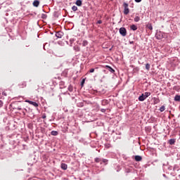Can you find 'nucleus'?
<instances>
[{
	"mask_svg": "<svg viewBox=\"0 0 180 180\" xmlns=\"http://www.w3.org/2000/svg\"><path fill=\"white\" fill-rule=\"evenodd\" d=\"M26 102L30 103V105H32L35 108H37L39 106V104L37 103L34 102V101H26Z\"/></svg>",
	"mask_w": 180,
	"mask_h": 180,
	"instance_id": "423d86ee",
	"label": "nucleus"
},
{
	"mask_svg": "<svg viewBox=\"0 0 180 180\" xmlns=\"http://www.w3.org/2000/svg\"><path fill=\"white\" fill-rule=\"evenodd\" d=\"M147 27L149 29V30H153V25L151 24L148 25Z\"/></svg>",
	"mask_w": 180,
	"mask_h": 180,
	"instance_id": "c85d7f7f",
	"label": "nucleus"
},
{
	"mask_svg": "<svg viewBox=\"0 0 180 180\" xmlns=\"http://www.w3.org/2000/svg\"><path fill=\"white\" fill-rule=\"evenodd\" d=\"M51 136H58V131H52L51 132Z\"/></svg>",
	"mask_w": 180,
	"mask_h": 180,
	"instance_id": "a211bd4d",
	"label": "nucleus"
},
{
	"mask_svg": "<svg viewBox=\"0 0 180 180\" xmlns=\"http://www.w3.org/2000/svg\"><path fill=\"white\" fill-rule=\"evenodd\" d=\"M153 103L154 105H157L158 103H160V98L154 97Z\"/></svg>",
	"mask_w": 180,
	"mask_h": 180,
	"instance_id": "9b49d317",
	"label": "nucleus"
},
{
	"mask_svg": "<svg viewBox=\"0 0 180 180\" xmlns=\"http://www.w3.org/2000/svg\"><path fill=\"white\" fill-rule=\"evenodd\" d=\"M20 88H25L26 86V82H23L22 84H19Z\"/></svg>",
	"mask_w": 180,
	"mask_h": 180,
	"instance_id": "412c9836",
	"label": "nucleus"
},
{
	"mask_svg": "<svg viewBox=\"0 0 180 180\" xmlns=\"http://www.w3.org/2000/svg\"><path fill=\"white\" fill-rule=\"evenodd\" d=\"M2 106H4V102L0 100V108H2Z\"/></svg>",
	"mask_w": 180,
	"mask_h": 180,
	"instance_id": "473e14b6",
	"label": "nucleus"
},
{
	"mask_svg": "<svg viewBox=\"0 0 180 180\" xmlns=\"http://www.w3.org/2000/svg\"><path fill=\"white\" fill-rule=\"evenodd\" d=\"M134 22H139V20H140V17H139V16H136L135 18H134Z\"/></svg>",
	"mask_w": 180,
	"mask_h": 180,
	"instance_id": "cd10ccee",
	"label": "nucleus"
},
{
	"mask_svg": "<svg viewBox=\"0 0 180 180\" xmlns=\"http://www.w3.org/2000/svg\"><path fill=\"white\" fill-rule=\"evenodd\" d=\"M82 46H83V47H86V46H88V41L84 40L82 41Z\"/></svg>",
	"mask_w": 180,
	"mask_h": 180,
	"instance_id": "aec40b11",
	"label": "nucleus"
},
{
	"mask_svg": "<svg viewBox=\"0 0 180 180\" xmlns=\"http://www.w3.org/2000/svg\"><path fill=\"white\" fill-rule=\"evenodd\" d=\"M84 84H85V79H84L81 82V86H84Z\"/></svg>",
	"mask_w": 180,
	"mask_h": 180,
	"instance_id": "7c9ffc66",
	"label": "nucleus"
},
{
	"mask_svg": "<svg viewBox=\"0 0 180 180\" xmlns=\"http://www.w3.org/2000/svg\"><path fill=\"white\" fill-rule=\"evenodd\" d=\"M95 72V69H94V68H91L89 70V72Z\"/></svg>",
	"mask_w": 180,
	"mask_h": 180,
	"instance_id": "72a5a7b5",
	"label": "nucleus"
},
{
	"mask_svg": "<svg viewBox=\"0 0 180 180\" xmlns=\"http://www.w3.org/2000/svg\"><path fill=\"white\" fill-rule=\"evenodd\" d=\"M146 69L148 71H150V64H149V63H146Z\"/></svg>",
	"mask_w": 180,
	"mask_h": 180,
	"instance_id": "393cba45",
	"label": "nucleus"
},
{
	"mask_svg": "<svg viewBox=\"0 0 180 180\" xmlns=\"http://www.w3.org/2000/svg\"><path fill=\"white\" fill-rule=\"evenodd\" d=\"M123 6H124V15H129V13H130V9H129V4L126 2H124Z\"/></svg>",
	"mask_w": 180,
	"mask_h": 180,
	"instance_id": "f257e3e1",
	"label": "nucleus"
},
{
	"mask_svg": "<svg viewBox=\"0 0 180 180\" xmlns=\"http://www.w3.org/2000/svg\"><path fill=\"white\" fill-rule=\"evenodd\" d=\"M164 32L159 31L156 33L155 37L158 40H162V39H164Z\"/></svg>",
	"mask_w": 180,
	"mask_h": 180,
	"instance_id": "f03ea898",
	"label": "nucleus"
},
{
	"mask_svg": "<svg viewBox=\"0 0 180 180\" xmlns=\"http://www.w3.org/2000/svg\"><path fill=\"white\" fill-rule=\"evenodd\" d=\"M60 168L64 171H66V169L68 168V166L65 163H61Z\"/></svg>",
	"mask_w": 180,
	"mask_h": 180,
	"instance_id": "0eeeda50",
	"label": "nucleus"
},
{
	"mask_svg": "<svg viewBox=\"0 0 180 180\" xmlns=\"http://www.w3.org/2000/svg\"><path fill=\"white\" fill-rule=\"evenodd\" d=\"M120 34L124 37L127 34V30L124 27H121L120 28Z\"/></svg>",
	"mask_w": 180,
	"mask_h": 180,
	"instance_id": "7ed1b4c3",
	"label": "nucleus"
},
{
	"mask_svg": "<svg viewBox=\"0 0 180 180\" xmlns=\"http://www.w3.org/2000/svg\"><path fill=\"white\" fill-rule=\"evenodd\" d=\"M135 2L140 3L141 2V0H135Z\"/></svg>",
	"mask_w": 180,
	"mask_h": 180,
	"instance_id": "e433bc0d",
	"label": "nucleus"
},
{
	"mask_svg": "<svg viewBox=\"0 0 180 180\" xmlns=\"http://www.w3.org/2000/svg\"><path fill=\"white\" fill-rule=\"evenodd\" d=\"M73 90H74V89H73V88H72V85H70V86H68V91H69L70 92H72Z\"/></svg>",
	"mask_w": 180,
	"mask_h": 180,
	"instance_id": "a878e982",
	"label": "nucleus"
},
{
	"mask_svg": "<svg viewBox=\"0 0 180 180\" xmlns=\"http://www.w3.org/2000/svg\"><path fill=\"white\" fill-rule=\"evenodd\" d=\"M169 143L170 144V146L175 144V139H169Z\"/></svg>",
	"mask_w": 180,
	"mask_h": 180,
	"instance_id": "2eb2a0df",
	"label": "nucleus"
},
{
	"mask_svg": "<svg viewBox=\"0 0 180 180\" xmlns=\"http://www.w3.org/2000/svg\"><path fill=\"white\" fill-rule=\"evenodd\" d=\"M18 110H22V108H18Z\"/></svg>",
	"mask_w": 180,
	"mask_h": 180,
	"instance_id": "a19ab883",
	"label": "nucleus"
},
{
	"mask_svg": "<svg viewBox=\"0 0 180 180\" xmlns=\"http://www.w3.org/2000/svg\"><path fill=\"white\" fill-rule=\"evenodd\" d=\"M41 18H42V19H47V15H46V14H44V13H42V14H41Z\"/></svg>",
	"mask_w": 180,
	"mask_h": 180,
	"instance_id": "bb28decb",
	"label": "nucleus"
},
{
	"mask_svg": "<svg viewBox=\"0 0 180 180\" xmlns=\"http://www.w3.org/2000/svg\"><path fill=\"white\" fill-rule=\"evenodd\" d=\"M164 110H165V105H162L160 108V112H164Z\"/></svg>",
	"mask_w": 180,
	"mask_h": 180,
	"instance_id": "b1692460",
	"label": "nucleus"
},
{
	"mask_svg": "<svg viewBox=\"0 0 180 180\" xmlns=\"http://www.w3.org/2000/svg\"><path fill=\"white\" fill-rule=\"evenodd\" d=\"M105 68L110 72H111V74H115V70L113 68H112V67L109 66V65H105Z\"/></svg>",
	"mask_w": 180,
	"mask_h": 180,
	"instance_id": "39448f33",
	"label": "nucleus"
},
{
	"mask_svg": "<svg viewBox=\"0 0 180 180\" xmlns=\"http://www.w3.org/2000/svg\"><path fill=\"white\" fill-rule=\"evenodd\" d=\"M139 101L141 102H143V101H146V97L144 96V94H142L141 96L139 97Z\"/></svg>",
	"mask_w": 180,
	"mask_h": 180,
	"instance_id": "1a4fd4ad",
	"label": "nucleus"
},
{
	"mask_svg": "<svg viewBox=\"0 0 180 180\" xmlns=\"http://www.w3.org/2000/svg\"><path fill=\"white\" fill-rule=\"evenodd\" d=\"M63 36H64L63 32L58 31V32H56V40H57V39H61L63 37Z\"/></svg>",
	"mask_w": 180,
	"mask_h": 180,
	"instance_id": "20e7f679",
	"label": "nucleus"
},
{
	"mask_svg": "<svg viewBox=\"0 0 180 180\" xmlns=\"http://www.w3.org/2000/svg\"><path fill=\"white\" fill-rule=\"evenodd\" d=\"M133 43H134V41H129V44H133Z\"/></svg>",
	"mask_w": 180,
	"mask_h": 180,
	"instance_id": "4c0bfd02",
	"label": "nucleus"
},
{
	"mask_svg": "<svg viewBox=\"0 0 180 180\" xmlns=\"http://www.w3.org/2000/svg\"><path fill=\"white\" fill-rule=\"evenodd\" d=\"M73 49L75 50V51H81V48H79V46H75L73 47Z\"/></svg>",
	"mask_w": 180,
	"mask_h": 180,
	"instance_id": "ddd939ff",
	"label": "nucleus"
},
{
	"mask_svg": "<svg viewBox=\"0 0 180 180\" xmlns=\"http://www.w3.org/2000/svg\"><path fill=\"white\" fill-rule=\"evenodd\" d=\"M95 162H101V161H102V159L99 158H96L94 159Z\"/></svg>",
	"mask_w": 180,
	"mask_h": 180,
	"instance_id": "4be33fe9",
	"label": "nucleus"
},
{
	"mask_svg": "<svg viewBox=\"0 0 180 180\" xmlns=\"http://www.w3.org/2000/svg\"><path fill=\"white\" fill-rule=\"evenodd\" d=\"M42 119H46V114H44V115H42Z\"/></svg>",
	"mask_w": 180,
	"mask_h": 180,
	"instance_id": "c9c22d12",
	"label": "nucleus"
},
{
	"mask_svg": "<svg viewBox=\"0 0 180 180\" xmlns=\"http://www.w3.org/2000/svg\"><path fill=\"white\" fill-rule=\"evenodd\" d=\"M150 95H151V93H150V92H145L143 94L146 99H147V98H148V96H150Z\"/></svg>",
	"mask_w": 180,
	"mask_h": 180,
	"instance_id": "f3484780",
	"label": "nucleus"
},
{
	"mask_svg": "<svg viewBox=\"0 0 180 180\" xmlns=\"http://www.w3.org/2000/svg\"><path fill=\"white\" fill-rule=\"evenodd\" d=\"M101 162L100 163L101 165H102V164L103 163L105 165H108V162H109V160H108L107 159H101Z\"/></svg>",
	"mask_w": 180,
	"mask_h": 180,
	"instance_id": "9d476101",
	"label": "nucleus"
},
{
	"mask_svg": "<svg viewBox=\"0 0 180 180\" xmlns=\"http://www.w3.org/2000/svg\"><path fill=\"white\" fill-rule=\"evenodd\" d=\"M101 112H102L103 113H105V112H106V109H105V108H101Z\"/></svg>",
	"mask_w": 180,
	"mask_h": 180,
	"instance_id": "2f4dec72",
	"label": "nucleus"
},
{
	"mask_svg": "<svg viewBox=\"0 0 180 180\" xmlns=\"http://www.w3.org/2000/svg\"><path fill=\"white\" fill-rule=\"evenodd\" d=\"M131 30H134V31L137 30V25H131Z\"/></svg>",
	"mask_w": 180,
	"mask_h": 180,
	"instance_id": "6ab92c4d",
	"label": "nucleus"
},
{
	"mask_svg": "<svg viewBox=\"0 0 180 180\" xmlns=\"http://www.w3.org/2000/svg\"><path fill=\"white\" fill-rule=\"evenodd\" d=\"M3 95H5V96H6V94L5 92H3Z\"/></svg>",
	"mask_w": 180,
	"mask_h": 180,
	"instance_id": "ea45409f",
	"label": "nucleus"
},
{
	"mask_svg": "<svg viewBox=\"0 0 180 180\" xmlns=\"http://www.w3.org/2000/svg\"><path fill=\"white\" fill-rule=\"evenodd\" d=\"M76 5H77V6H81L82 5V1H81V0H77V1H76Z\"/></svg>",
	"mask_w": 180,
	"mask_h": 180,
	"instance_id": "dca6fc26",
	"label": "nucleus"
},
{
	"mask_svg": "<svg viewBox=\"0 0 180 180\" xmlns=\"http://www.w3.org/2000/svg\"><path fill=\"white\" fill-rule=\"evenodd\" d=\"M168 169H170V170L172 169V167H171V166L169 167H168Z\"/></svg>",
	"mask_w": 180,
	"mask_h": 180,
	"instance_id": "58836bf2",
	"label": "nucleus"
},
{
	"mask_svg": "<svg viewBox=\"0 0 180 180\" xmlns=\"http://www.w3.org/2000/svg\"><path fill=\"white\" fill-rule=\"evenodd\" d=\"M101 23H102V20H100L97 21V24L98 25H101Z\"/></svg>",
	"mask_w": 180,
	"mask_h": 180,
	"instance_id": "f704fd0d",
	"label": "nucleus"
},
{
	"mask_svg": "<svg viewBox=\"0 0 180 180\" xmlns=\"http://www.w3.org/2000/svg\"><path fill=\"white\" fill-rule=\"evenodd\" d=\"M105 148H110V143H105Z\"/></svg>",
	"mask_w": 180,
	"mask_h": 180,
	"instance_id": "c756f323",
	"label": "nucleus"
},
{
	"mask_svg": "<svg viewBox=\"0 0 180 180\" xmlns=\"http://www.w3.org/2000/svg\"><path fill=\"white\" fill-rule=\"evenodd\" d=\"M72 10L74 11V12H76V11H78V7H77L76 6H73L72 7Z\"/></svg>",
	"mask_w": 180,
	"mask_h": 180,
	"instance_id": "5701e85b",
	"label": "nucleus"
},
{
	"mask_svg": "<svg viewBox=\"0 0 180 180\" xmlns=\"http://www.w3.org/2000/svg\"><path fill=\"white\" fill-rule=\"evenodd\" d=\"M141 160H143V158H141V156L140 155L135 156V161H141Z\"/></svg>",
	"mask_w": 180,
	"mask_h": 180,
	"instance_id": "f8f14e48",
	"label": "nucleus"
},
{
	"mask_svg": "<svg viewBox=\"0 0 180 180\" xmlns=\"http://www.w3.org/2000/svg\"><path fill=\"white\" fill-rule=\"evenodd\" d=\"M32 5L35 6V8H37L39 5H40V1H39V0H34Z\"/></svg>",
	"mask_w": 180,
	"mask_h": 180,
	"instance_id": "6e6552de",
	"label": "nucleus"
},
{
	"mask_svg": "<svg viewBox=\"0 0 180 180\" xmlns=\"http://www.w3.org/2000/svg\"><path fill=\"white\" fill-rule=\"evenodd\" d=\"M174 101L176 102H180V96L179 95H176L174 97Z\"/></svg>",
	"mask_w": 180,
	"mask_h": 180,
	"instance_id": "4468645a",
	"label": "nucleus"
}]
</instances>
